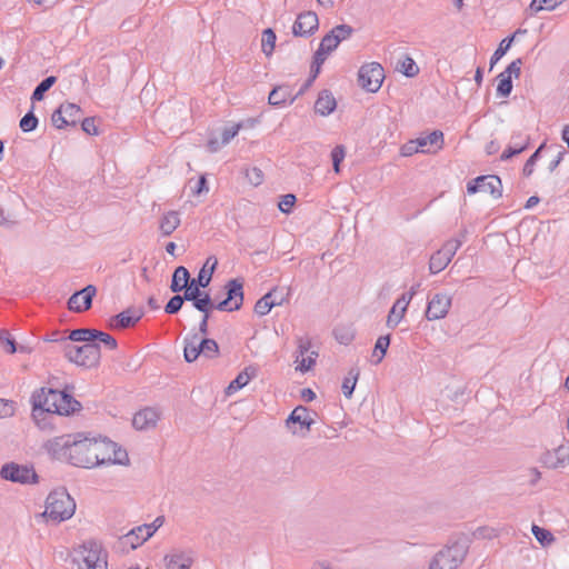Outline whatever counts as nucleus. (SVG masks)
I'll return each mask as SVG.
<instances>
[{
	"mask_svg": "<svg viewBox=\"0 0 569 569\" xmlns=\"http://www.w3.org/2000/svg\"><path fill=\"white\" fill-rule=\"evenodd\" d=\"M33 412L68 416L81 409V403L66 391L41 388L32 395Z\"/></svg>",
	"mask_w": 569,
	"mask_h": 569,
	"instance_id": "1",
	"label": "nucleus"
},
{
	"mask_svg": "<svg viewBox=\"0 0 569 569\" xmlns=\"http://www.w3.org/2000/svg\"><path fill=\"white\" fill-rule=\"evenodd\" d=\"M78 569H108L107 555L97 541H87L76 548L72 553Z\"/></svg>",
	"mask_w": 569,
	"mask_h": 569,
	"instance_id": "2",
	"label": "nucleus"
},
{
	"mask_svg": "<svg viewBox=\"0 0 569 569\" xmlns=\"http://www.w3.org/2000/svg\"><path fill=\"white\" fill-rule=\"evenodd\" d=\"M76 511V502L66 490L49 493L46 500L44 516L56 522L70 519Z\"/></svg>",
	"mask_w": 569,
	"mask_h": 569,
	"instance_id": "3",
	"label": "nucleus"
},
{
	"mask_svg": "<svg viewBox=\"0 0 569 569\" xmlns=\"http://www.w3.org/2000/svg\"><path fill=\"white\" fill-rule=\"evenodd\" d=\"M93 452V468L103 465H128L129 457L124 449L119 447L116 442L100 438L94 439Z\"/></svg>",
	"mask_w": 569,
	"mask_h": 569,
	"instance_id": "4",
	"label": "nucleus"
},
{
	"mask_svg": "<svg viewBox=\"0 0 569 569\" xmlns=\"http://www.w3.org/2000/svg\"><path fill=\"white\" fill-rule=\"evenodd\" d=\"M64 357L77 366L93 368L100 362V346L97 342L74 346L64 340Z\"/></svg>",
	"mask_w": 569,
	"mask_h": 569,
	"instance_id": "5",
	"label": "nucleus"
},
{
	"mask_svg": "<svg viewBox=\"0 0 569 569\" xmlns=\"http://www.w3.org/2000/svg\"><path fill=\"white\" fill-rule=\"evenodd\" d=\"M468 546L456 541L438 551L429 563V569H457L465 560Z\"/></svg>",
	"mask_w": 569,
	"mask_h": 569,
	"instance_id": "6",
	"label": "nucleus"
},
{
	"mask_svg": "<svg viewBox=\"0 0 569 569\" xmlns=\"http://www.w3.org/2000/svg\"><path fill=\"white\" fill-rule=\"evenodd\" d=\"M183 343V355L187 362H193L200 355L212 359L219 353V346L216 340L209 338L199 339L197 333L187 336Z\"/></svg>",
	"mask_w": 569,
	"mask_h": 569,
	"instance_id": "7",
	"label": "nucleus"
},
{
	"mask_svg": "<svg viewBox=\"0 0 569 569\" xmlns=\"http://www.w3.org/2000/svg\"><path fill=\"white\" fill-rule=\"evenodd\" d=\"M96 438H83L82 435H76L73 447L71 448V465L81 468H93V452Z\"/></svg>",
	"mask_w": 569,
	"mask_h": 569,
	"instance_id": "8",
	"label": "nucleus"
},
{
	"mask_svg": "<svg viewBox=\"0 0 569 569\" xmlns=\"http://www.w3.org/2000/svg\"><path fill=\"white\" fill-rule=\"evenodd\" d=\"M385 79V71L378 62L362 66L358 72V81L362 89L368 92H377Z\"/></svg>",
	"mask_w": 569,
	"mask_h": 569,
	"instance_id": "9",
	"label": "nucleus"
},
{
	"mask_svg": "<svg viewBox=\"0 0 569 569\" xmlns=\"http://www.w3.org/2000/svg\"><path fill=\"white\" fill-rule=\"evenodd\" d=\"M0 476L2 479L17 483H37L38 475L32 467L21 466L16 462H9L1 467Z\"/></svg>",
	"mask_w": 569,
	"mask_h": 569,
	"instance_id": "10",
	"label": "nucleus"
},
{
	"mask_svg": "<svg viewBox=\"0 0 569 569\" xmlns=\"http://www.w3.org/2000/svg\"><path fill=\"white\" fill-rule=\"evenodd\" d=\"M74 439L76 435L56 437L46 441L43 448L51 458L67 461L71 465V448L73 447Z\"/></svg>",
	"mask_w": 569,
	"mask_h": 569,
	"instance_id": "11",
	"label": "nucleus"
},
{
	"mask_svg": "<svg viewBox=\"0 0 569 569\" xmlns=\"http://www.w3.org/2000/svg\"><path fill=\"white\" fill-rule=\"evenodd\" d=\"M227 298L214 303V308L220 311L239 310L243 303V281L242 279H231L226 284Z\"/></svg>",
	"mask_w": 569,
	"mask_h": 569,
	"instance_id": "12",
	"label": "nucleus"
},
{
	"mask_svg": "<svg viewBox=\"0 0 569 569\" xmlns=\"http://www.w3.org/2000/svg\"><path fill=\"white\" fill-rule=\"evenodd\" d=\"M81 116L82 110L78 104L64 102L60 104V107L52 113L51 121L52 124L58 129H62L69 126L76 127L80 121Z\"/></svg>",
	"mask_w": 569,
	"mask_h": 569,
	"instance_id": "13",
	"label": "nucleus"
},
{
	"mask_svg": "<svg viewBox=\"0 0 569 569\" xmlns=\"http://www.w3.org/2000/svg\"><path fill=\"white\" fill-rule=\"evenodd\" d=\"M315 420L308 412V409L303 406L296 407L286 420V425L292 430L293 435L306 436Z\"/></svg>",
	"mask_w": 569,
	"mask_h": 569,
	"instance_id": "14",
	"label": "nucleus"
},
{
	"mask_svg": "<svg viewBox=\"0 0 569 569\" xmlns=\"http://www.w3.org/2000/svg\"><path fill=\"white\" fill-rule=\"evenodd\" d=\"M199 296H201V290H198L194 288H187L183 291V295H176L173 296L164 306V312L168 315H176L180 311V309L183 306L184 301H191L192 306L197 310H202V306L206 305V302H202L199 300Z\"/></svg>",
	"mask_w": 569,
	"mask_h": 569,
	"instance_id": "15",
	"label": "nucleus"
},
{
	"mask_svg": "<svg viewBox=\"0 0 569 569\" xmlns=\"http://www.w3.org/2000/svg\"><path fill=\"white\" fill-rule=\"evenodd\" d=\"M452 299L447 293H435L429 298L426 318L428 320H439L447 316L451 307Z\"/></svg>",
	"mask_w": 569,
	"mask_h": 569,
	"instance_id": "16",
	"label": "nucleus"
},
{
	"mask_svg": "<svg viewBox=\"0 0 569 569\" xmlns=\"http://www.w3.org/2000/svg\"><path fill=\"white\" fill-rule=\"evenodd\" d=\"M318 27V16L313 11H305L297 17L292 26V33L296 37H308L313 34Z\"/></svg>",
	"mask_w": 569,
	"mask_h": 569,
	"instance_id": "17",
	"label": "nucleus"
},
{
	"mask_svg": "<svg viewBox=\"0 0 569 569\" xmlns=\"http://www.w3.org/2000/svg\"><path fill=\"white\" fill-rule=\"evenodd\" d=\"M97 289L92 284H88L83 289L74 292L68 300V308L74 312H82L91 308L92 299Z\"/></svg>",
	"mask_w": 569,
	"mask_h": 569,
	"instance_id": "18",
	"label": "nucleus"
},
{
	"mask_svg": "<svg viewBox=\"0 0 569 569\" xmlns=\"http://www.w3.org/2000/svg\"><path fill=\"white\" fill-rule=\"evenodd\" d=\"M218 266V260L216 257L210 256L207 258L203 267L199 271L197 278H190V284L188 288H197L200 290L201 288H207L212 279V274Z\"/></svg>",
	"mask_w": 569,
	"mask_h": 569,
	"instance_id": "19",
	"label": "nucleus"
},
{
	"mask_svg": "<svg viewBox=\"0 0 569 569\" xmlns=\"http://www.w3.org/2000/svg\"><path fill=\"white\" fill-rule=\"evenodd\" d=\"M159 418L160 413L157 409L147 407L133 416L132 426L137 430H148L156 427Z\"/></svg>",
	"mask_w": 569,
	"mask_h": 569,
	"instance_id": "20",
	"label": "nucleus"
},
{
	"mask_svg": "<svg viewBox=\"0 0 569 569\" xmlns=\"http://www.w3.org/2000/svg\"><path fill=\"white\" fill-rule=\"evenodd\" d=\"M416 141L419 152L436 153L443 146V133L440 130H435L425 137L417 138Z\"/></svg>",
	"mask_w": 569,
	"mask_h": 569,
	"instance_id": "21",
	"label": "nucleus"
},
{
	"mask_svg": "<svg viewBox=\"0 0 569 569\" xmlns=\"http://www.w3.org/2000/svg\"><path fill=\"white\" fill-rule=\"evenodd\" d=\"M143 528L144 526L141 525L131 529L128 533L123 535L119 539V543L122 546V548L133 550L141 546L144 541H147L150 537L146 536V531H142Z\"/></svg>",
	"mask_w": 569,
	"mask_h": 569,
	"instance_id": "22",
	"label": "nucleus"
},
{
	"mask_svg": "<svg viewBox=\"0 0 569 569\" xmlns=\"http://www.w3.org/2000/svg\"><path fill=\"white\" fill-rule=\"evenodd\" d=\"M142 317V312L127 309L111 319V327L116 329H126L134 326Z\"/></svg>",
	"mask_w": 569,
	"mask_h": 569,
	"instance_id": "23",
	"label": "nucleus"
},
{
	"mask_svg": "<svg viewBox=\"0 0 569 569\" xmlns=\"http://www.w3.org/2000/svg\"><path fill=\"white\" fill-rule=\"evenodd\" d=\"M164 562L167 569H190L193 559L186 551H174L164 557Z\"/></svg>",
	"mask_w": 569,
	"mask_h": 569,
	"instance_id": "24",
	"label": "nucleus"
},
{
	"mask_svg": "<svg viewBox=\"0 0 569 569\" xmlns=\"http://www.w3.org/2000/svg\"><path fill=\"white\" fill-rule=\"evenodd\" d=\"M478 182H480V192L490 193L496 199L502 196V183L498 176H480Z\"/></svg>",
	"mask_w": 569,
	"mask_h": 569,
	"instance_id": "25",
	"label": "nucleus"
},
{
	"mask_svg": "<svg viewBox=\"0 0 569 569\" xmlns=\"http://www.w3.org/2000/svg\"><path fill=\"white\" fill-rule=\"evenodd\" d=\"M257 376V369L254 367H247L244 368L239 375L229 383V386L226 389V393L228 396L233 395L238 390L246 387L251 379H253Z\"/></svg>",
	"mask_w": 569,
	"mask_h": 569,
	"instance_id": "26",
	"label": "nucleus"
},
{
	"mask_svg": "<svg viewBox=\"0 0 569 569\" xmlns=\"http://www.w3.org/2000/svg\"><path fill=\"white\" fill-rule=\"evenodd\" d=\"M407 308L408 300L405 298H398L388 313L386 326L390 329H395L402 320Z\"/></svg>",
	"mask_w": 569,
	"mask_h": 569,
	"instance_id": "27",
	"label": "nucleus"
},
{
	"mask_svg": "<svg viewBox=\"0 0 569 569\" xmlns=\"http://www.w3.org/2000/svg\"><path fill=\"white\" fill-rule=\"evenodd\" d=\"M276 289L269 291L263 297H261L254 305V312L258 316H266L270 312V310L274 306H281L284 302V297H280L279 300H276L274 297Z\"/></svg>",
	"mask_w": 569,
	"mask_h": 569,
	"instance_id": "28",
	"label": "nucleus"
},
{
	"mask_svg": "<svg viewBox=\"0 0 569 569\" xmlns=\"http://www.w3.org/2000/svg\"><path fill=\"white\" fill-rule=\"evenodd\" d=\"M336 107H337L336 99L329 90H322L319 93L318 99L316 100V103H315L316 112L321 116L330 114L331 112H333Z\"/></svg>",
	"mask_w": 569,
	"mask_h": 569,
	"instance_id": "29",
	"label": "nucleus"
},
{
	"mask_svg": "<svg viewBox=\"0 0 569 569\" xmlns=\"http://www.w3.org/2000/svg\"><path fill=\"white\" fill-rule=\"evenodd\" d=\"M296 96L292 94V90L289 86H278L271 90L268 100L272 106H282L286 102L292 103Z\"/></svg>",
	"mask_w": 569,
	"mask_h": 569,
	"instance_id": "30",
	"label": "nucleus"
},
{
	"mask_svg": "<svg viewBox=\"0 0 569 569\" xmlns=\"http://www.w3.org/2000/svg\"><path fill=\"white\" fill-rule=\"evenodd\" d=\"M541 463L550 469H557L566 463L565 447L560 446L553 451H546L540 458Z\"/></svg>",
	"mask_w": 569,
	"mask_h": 569,
	"instance_id": "31",
	"label": "nucleus"
},
{
	"mask_svg": "<svg viewBox=\"0 0 569 569\" xmlns=\"http://www.w3.org/2000/svg\"><path fill=\"white\" fill-rule=\"evenodd\" d=\"M190 284V273L183 266L178 267L171 279L170 289L172 292L178 293L184 291Z\"/></svg>",
	"mask_w": 569,
	"mask_h": 569,
	"instance_id": "32",
	"label": "nucleus"
},
{
	"mask_svg": "<svg viewBox=\"0 0 569 569\" xmlns=\"http://www.w3.org/2000/svg\"><path fill=\"white\" fill-rule=\"evenodd\" d=\"M180 217L177 211H168L162 216L159 222V230L163 237H168L180 226Z\"/></svg>",
	"mask_w": 569,
	"mask_h": 569,
	"instance_id": "33",
	"label": "nucleus"
},
{
	"mask_svg": "<svg viewBox=\"0 0 569 569\" xmlns=\"http://www.w3.org/2000/svg\"><path fill=\"white\" fill-rule=\"evenodd\" d=\"M199 300L202 302H206L204 306H202V310H199L203 313L202 319L199 323V332L203 336L208 335V321L210 318V312L214 308V301L211 299L210 295L206 291H201V296H199Z\"/></svg>",
	"mask_w": 569,
	"mask_h": 569,
	"instance_id": "34",
	"label": "nucleus"
},
{
	"mask_svg": "<svg viewBox=\"0 0 569 569\" xmlns=\"http://www.w3.org/2000/svg\"><path fill=\"white\" fill-rule=\"evenodd\" d=\"M450 259L439 249L435 252L429 261V271L432 274L441 272L449 263Z\"/></svg>",
	"mask_w": 569,
	"mask_h": 569,
	"instance_id": "35",
	"label": "nucleus"
},
{
	"mask_svg": "<svg viewBox=\"0 0 569 569\" xmlns=\"http://www.w3.org/2000/svg\"><path fill=\"white\" fill-rule=\"evenodd\" d=\"M94 332H96V329H89V328H83V329H74L72 331H70L69 336L68 337V341L69 342H86V343H91V342H94Z\"/></svg>",
	"mask_w": 569,
	"mask_h": 569,
	"instance_id": "36",
	"label": "nucleus"
},
{
	"mask_svg": "<svg viewBox=\"0 0 569 569\" xmlns=\"http://www.w3.org/2000/svg\"><path fill=\"white\" fill-rule=\"evenodd\" d=\"M397 70L402 72L408 78H412L419 73V67L409 56H403L402 59L398 61Z\"/></svg>",
	"mask_w": 569,
	"mask_h": 569,
	"instance_id": "37",
	"label": "nucleus"
},
{
	"mask_svg": "<svg viewBox=\"0 0 569 569\" xmlns=\"http://www.w3.org/2000/svg\"><path fill=\"white\" fill-rule=\"evenodd\" d=\"M359 375H360L359 369L351 368L348 372V376L343 379L341 388H342V392L346 398H351L352 392L356 388Z\"/></svg>",
	"mask_w": 569,
	"mask_h": 569,
	"instance_id": "38",
	"label": "nucleus"
},
{
	"mask_svg": "<svg viewBox=\"0 0 569 569\" xmlns=\"http://www.w3.org/2000/svg\"><path fill=\"white\" fill-rule=\"evenodd\" d=\"M57 78L53 76L44 78L33 90L31 100L41 101L44 93L56 83Z\"/></svg>",
	"mask_w": 569,
	"mask_h": 569,
	"instance_id": "39",
	"label": "nucleus"
},
{
	"mask_svg": "<svg viewBox=\"0 0 569 569\" xmlns=\"http://www.w3.org/2000/svg\"><path fill=\"white\" fill-rule=\"evenodd\" d=\"M276 33L272 29L268 28L262 32L261 47L266 56H271L276 44Z\"/></svg>",
	"mask_w": 569,
	"mask_h": 569,
	"instance_id": "40",
	"label": "nucleus"
},
{
	"mask_svg": "<svg viewBox=\"0 0 569 569\" xmlns=\"http://www.w3.org/2000/svg\"><path fill=\"white\" fill-rule=\"evenodd\" d=\"M389 345H390V335H386V336H380L377 341H376V345H375V350H373V353L372 356L377 357V360L375 361V363H380L389 348Z\"/></svg>",
	"mask_w": 569,
	"mask_h": 569,
	"instance_id": "41",
	"label": "nucleus"
},
{
	"mask_svg": "<svg viewBox=\"0 0 569 569\" xmlns=\"http://www.w3.org/2000/svg\"><path fill=\"white\" fill-rule=\"evenodd\" d=\"M317 358H318V352H316V351H310V353L307 357L303 356V357L299 358V356H297L296 362L298 363V366L296 367V370H298L302 373L308 372L316 365Z\"/></svg>",
	"mask_w": 569,
	"mask_h": 569,
	"instance_id": "42",
	"label": "nucleus"
},
{
	"mask_svg": "<svg viewBox=\"0 0 569 569\" xmlns=\"http://www.w3.org/2000/svg\"><path fill=\"white\" fill-rule=\"evenodd\" d=\"M565 1L566 0H532L529 8L535 13L541 10L551 11Z\"/></svg>",
	"mask_w": 569,
	"mask_h": 569,
	"instance_id": "43",
	"label": "nucleus"
},
{
	"mask_svg": "<svg viewBox=\"0 0 569 569\" xmlns=\"http://www.w3.org/2000/svg\"><path fill=\"white\" fill-rule=\"evenodd\" d=\"M465 239V232L460 237L448 240L440 249L450 260L461 247Z\"/></svg>",
	"mask_w": 569,
	"mask_h": 569,
	"instance_id": "44",
	"label": "nucleus"
},
{
	"mask_svg": "<svg viewBox=\"0 0 569 569\" xmlns=\"http://www.w3.org/2000/svg\"><path fill=\"white\" fill-rule=\"evenodd\" d=\"M498 86H497V94L499 97H508L512 91V78L503 74L502 72L498 74Z\"/></svg>",
	"mask_w": 569,
	"mask_h": 569,
	"instance_id": "45",
	"label": "nucleus"
},
{
	"mask_svg": "<svg viewBox=\"0 0 569 569\" xmlns=\"http://www.w3.org/2000/svg\"><path fill=\"white\" fill-rule=\"evenodd\" d=\"M513 38L515 36H511V37H508V38H505L499 47L496 49V51L493 52V54L491 56V59H490V66L491 68L506 54V52L509 50L512 41H513Z\"/></svg>",
	"mask_w": 569,
	"mask_h": 569,
	"instance_id": "46",
	"label": "nucleus"
},
{
	"mask_svg": "<svg viewBox=\"0 0 569 569\" xmlns=\"http://www.w3.org/2000/svg\"><path fill=\"white\" fill-rule=\"evenodd\" d=\"M38 126V118L34 116L33 111L30 110L27 112L22 119L20 120L19 127L23 132L33 131Z\"/></svg>",
	"mask_w": 569,
	"mask_h": 569,
	"instance_id": "47",
	"label": "nucleus"
},
{
	"mask_svg": "<svg viewBox=\"0 0 569 569\" xmlns=\"http://www.w3.org/2000/svg\"><path fill=\"white\" fill-rule=\"evenodd\" d=\"M330 32L333 33V37L338 43H340L341 41L351 37L353 33V28L349 24H339L335 27Z\"/></svg>",
	"mask_w": 569,
	"mask_h": 569,
	"instance_id": "48",
	"label": "nucleus"
},
{
	"mask_svg": "<svg viewBox=\"0 0 569 569\" xmlns=\"http://www.w3.org/2000/svg\"><path fill=\"white\" fill-rule=\"evenodd\" d=\"M531 530H532V533L536 537V539L541 545H543V546L545 545H549V543H551L553 541V536H552V533L549 530L540 528L537 525H533Z\"/></svg>",
	"mask_w": 569,
	"mask_h": 569,
	"instance_id": "49",
	"label": "nucleus"
},
{
	"mask_svg": "<svg viewBox=\"0 0 569 569\" xmlns=\"http://www.w3.org/2000/svg\"><path fill=\"white\" fill-rule=\"evenodd\" d=\"M0 345L8 353H14L17 351L16 341L7 330L0 331Z\"/></svg>",
	"mask_w": 569,
	"mask_h": 569,
	"instance_id": "50",
	"label": "nucleus"
},
{
	"mask_svg": "<svg viewBox=\"0 0 569 569\" xmlns=\"http://www.w3.org/2000/svg\"><path fill=\"white\" fill-rule=\"evenodd\" d=\"M346 150L343 146H336L331 151L332 166L336 173L340 172V163L343 161Z\"/></svg>",
	"mask_w": 569,
	"mask_h": 569,
	"instance_id": "51",
	"label": "nucleus"
},
{
	"mask_svg": "<svg viewBox=\"0 0 569 569\" xmlns=\"http://www.w3.org/2000/svg\"><path fill=\"white\" fill-rule=\"evenodd\" d=\"M529 140V136L523 134L521 132H515L511 136L510 144H512L516 149H519L522 152L528 148Z\"/></svg>",
	"mask_w": 569,
	"mask_h": 569,
	"instance_id": "52",
	"label": "nucleus"
},
{
	"mask_svg": "<svg viewBox=\"0 0 569 569\" xmlns=\"http://www.w3.org/2000/svg\"><path fill=\"white\" fill-rule=\"evenodd\" d=\"M93 336H94V342L98 340V341L102 342L110 350H114L118 346L117 340L107 332L96 329V332Z\"/></svg>",
	"mask_w": 569,
	"mask_h": 569,
	"instance_id": "53",
	"label": "nucleus"
},
{
	"mask_svg": "<svg viewBox=\"0 0 569 569\" xmlns=\"http://www.w3.org/2000/svg\"><path fill=\"white\" fill-rule=\"evenodd\" d=\"M333 335L336 340L345 346L349 345L355 338L353 332L346 328H336Z\"/></svg>",
	"mask_w": 569,
	"mask_h": 569,
	"instance_id": "54",
	"label": "nucleus"
},
{
	"mask_svg": "<svg viewBox=\"0 0 569 569\" xmlns=\"http://www.w3.org/2000/svg\"><path fill=\"white\" fill-rule=\"evenodd\" d=\"M545 147V143H542L531 156L530 158L527 160V162L525 163L523 166V176L526 177H530L533 172V167L535 164L537 163L539 157H540V152L541 150L543 149Z\"/></svg>",
	"mask_w": 569,
	"mask_h": 569,
	"instance_id": "55",
	"label": "nucleus"
},
{
	"mask_svg": "<svg viewBox=\"0 0 569 569\" xmlns=\"http://www.w3.org/2000/svg\"><path fill=\"white\" fill-rule=\"evenodd\" d=\"M246 178L250 184L258 187L263 182V172L257 168H250L246 170Z\"/></svg>",
	"mask_w": 569,
	"mask_h": 569,
	"instance_id": "56",
	"label": "nucleus"
},
{
	"mask_svg": "<svg viewBox=\"0 0 569 569\" xmlns=\"http://www.w3.org/2000/svg\"><path fill=\"white\" fill-rule=\"evenodd\" d=\"M339 46L338 41L333 37V33L328 32L319 44V49H323L325 52L331 53Z\"/></svg>",
	"mask_w": 569,
	"mask_h": 569,
	"instance_id": "57",
	"label": "nucleus"
},
{
	"mask_svg": "<svg viewBox=\"0 0 569 569\" xmlns=\"http://www.w3.org/2000/svg\"><path fill=\"white\" fill-rule=\"evenodd\" d=\"M14 411L16 406L13 401L0 399V419L12 417Z\"/></svg>",
	"mask_w": 569,
	"mask_h": 569,
	"instance_id": "58",
	"label": "nucleus"
},
{
	"mask_svg": "<svg viewBox=\"0 0 569 569\" xmlns=\"http://www.w3.org/2000/svg\"><path fill=\"white\" fill-rule=\"evenodd\" d=\"M240 128L239 123L224 128L221 133V144H228L238 134Z\"/></svg>",
	"mask_w": 569,
	"mask_h": 569,
	"instance_id": "59",
	"label": "nucleus"
},
{
	"mask_svg": "<svg viewBox=\"0 0 569 569\" xmlns=\"http://www.w3.org/2000/svg\"><path fill=\"white\" fill-rule=\"evenodd\" d=\"M163 522L164 517L159 516L151 523H144V528L142 529V531H146V536L151 538L154 535V532L163 525Z\"/></svg>",
	"mask_w": 569,
	"mask_h": 569,
	"instance_id": "60",
	"label": "nucleus"
},
{
	"mask_svg": "<svg viewBox=\"0 0 569 569\" xmlns=\"http://www.w3.org/2000/svg\"><path fill=\"white\" fill-rule=\"evenodd\" d=\"M296 202V196L292 193H288L282 196L281 201L279 202V210L283 213H289L291 208Z\"/></svg>",
	"mask_w": 569,
	"mask_h": 569,
	"instance_id": "61",
	"label": "nucleus"
},
{
	"mask_svg": "<svg viewBox=\"0 0 569 569\" xmlns=\"http://www.w3.org/2000/svg\"><path fill=\"white\" fill-rule=\"evenodd\" d=\"M521 66L522 60L520 58L516 59L511 63H509V66L502 71V73L509 76L510 78H512V76L518 78L521 72Z\"/></svg>",
	"mask_w": 569,
	"mask_h": 569,
	"instance_id": "62",
	"label": "nucleus"
},
{
	"mask_svg": "<svg viewBox=\"0 0 569 569\" xmlns=\"http://www.w3.org/2000/svg\"><path fill=\"white\" fill-rule=\"evenodd\" d=\"M81 128L88 134H91V136L99 134V130L96 126L93 118H84L81 122Z\"/></svg>",
	"mask_w": 569,
	"mask_h": 569,
	"instance_id": "63",
	"label": "nucleus"
},
{
	"mask_svg": "<svg viewBox=\"0 0 569 569\" xmlns=\"http://www.w3.org/2000/svg\"><path fill=\"white\" fill-rule=\"evenodd\" d=\"M417 152H419V149L416 139L408 141L400 149V153L402 157H410Z\"/></svg>",
	"mask_w": 569,
	"mask_h": 569,
	"instance_id": "64",
	"label": "nucleus"
}]
</instances>
